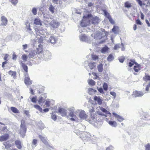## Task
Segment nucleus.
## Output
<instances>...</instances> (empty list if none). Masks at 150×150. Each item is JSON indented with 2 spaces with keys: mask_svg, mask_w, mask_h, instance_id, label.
Returning a JSON list of instances; mask_svg holds the SVG:
<instances>
[{
  "mask_svg": "<svg viewBox=\"0 0 150 150\" xmlns=\"http://www.w3.org/2000/svg\"><path fill=\"white\" fill-rule=\"evenodd\" d=\"M34 41L35 42V43L38 44V47L36 48V50H32L29 53L28 55V57L29 58H33L34 57H35L38 54H41V52L42 51V45L40 43H39V42H36L34 40Z\"/></svg>",
  "mask_w": 150,
  "mask_h": 150,
  "instance_id": "1",
  "label": "nucleus"
},
{
  "mask_svg": "<svg viewBox=\"0 0 150 150\" xmlns=\"http://www.w3.org/2000/svg\"><path fill=\"white\" fill-rule=\"evenodd\" d=\"M87 17L85 16L83 17V18L81 22V25L82 27H86L89 25L90 23V20L91 19V15H88Z\"/></svg>",
  "mask_w": 150,
  "mask_h": 150,
  "instance_id": "2",
  "label": "nucleus"
},
{
  "mask_svg": "<svg viewBox=\"0 0 150 150\" xmlns=\"http://www.w3.org/2000/svg\"><path fill=\"white\" fill-rule=\"evenodd\" d=\"M41 58L46 61L50 60L51 59L52 54L48 50H45L44 51L43 53H41Z\"/></svg>",
  "mask_w": 150,
  "mask_h": 150,
  "instance_id": "3",
  "label": "nucleus"
},
{
  "mask_svg": "<svg viewBox=\"0 0 150 150\" xmlns=\"http://www.w3.org/2000/svg\"><path fill=\"white\" fill-rule=\"evenodd\" d=\"M26 131V129L25 125V122L23 120L21 121V123L20 129V134L21 136L23 137Z\"/></svg>",
  "mask_w": 150,
  "mask_h": 150,
  "instance_id": "4",
  "label": "nucleus"
},
{
  "mask_svg": "<svg viewBox=\"0 0 150 150\" xmlns=\"http://www.w3.org/2000/svg\"><path fill=\"white\" fill-rule=\"evenodd\" d=\"M79 37L81 41L87 42L89 43L91 42L90 37L85 35L81 34L79 36Z\"/></svg>",
  "mask_w": 150,
  "mask_h": 150,
  "instance_id": "5",
  "label": "nucleus"
},
{
  "mask_svg": "<svg viewBox=\"0 0 150 150\" xmlns=\"http://www.w3.org/2000/svg\"><path fill=\"white\" fill-rule=\"evenodd\" d=\"M79 111L78 112L77 114H79V117L81 119L85 120H87V115L86 114L85 112L83 110H78Z\"/></svg>",
  "mask_w": 150,
  "mask_h": 150,
  "instance_id": "6",
  "label": "nucleus"
},
{
  "mask_svg": "<svg viewBox=\"0 0 150 150\" xmlns=\"http://www.w3.org/2000/svg\"><path fill=\"white\" fill-rule=\"evenodd\" d=\"M105 30L104 29H103L102 32L99 30L96 31L94 34V38L96 40L100 39L102 37V35L104 34L103 32Z\"/></svg>",
  "mask_w": 150,
  "mask_h": 150,
  "instance_id": "7",
  "label": "nucleus"
},
{
  "mask_svg": "<svg viewBox=\"0 0 150 150\" xmlns=\"http://www.w3.org/2000/svg\"><path fill=\"white\" fill-rule=\"evenodd\" d=\"M54 103V101L51 99H47L45 100V105L43 106V108L50 107L52 108V106L53 105Z\"/></svg>",
  "mask_w": 150,
  "mask_h": 150,
  "instance_id": "8",
  "label": "nucleus"
},
{
  "mask_svg": "<svg viewBox=\"0 0 150 150\" xmlns=\"http://www.w3.org/2000/svg\"><path fill=\"white\" fill-rule=\"evenodd\" d=\"M97 116L96 114L94 113H91V116L90 117L89 119H87V120L89 121V122L91 124H93V122H96L97 121Z\"/></svg>",
  "mask_w": 150,
  "mask_h": 150,
  "instance_id": "9",
  "label": "nucleus"
},
{
  "mask_svg": "<svg viewBox=\"0 0 150 150\" xmlns=\"http://www.w3.org/2000/svg\"><path fill=\"white\" fill-rule=\"evenodd\" d=\"M50 25L51 29H54L57 28L59 25V23L55 21H52L50 22Z\"/></svg>",
  "mask_w": 150,
  "mask_h": 150,
  "instance_id": "10",
  "label": "nucleus"
},
{
  "mask_svg": "<svg viewBox=\"0 0 150 150\" xmlns=\"http://www.w3.org/2000/svg\"><path fill=\"white\" fill-rule=\"evenodd\" d=\"M57 38L56 36H51L48 40V42L50 43L54 44L57 42Z\"/></svg>",
  "mask_w": 150,
  "mask_h": 150,
  "instance_id": "11",
  "label": "nucleus"
},
{
  "mask_svg": "<svg viewBox=\"0 0 150 150\" xmlns=\"http://www.w3.org/2000/svg\"><path fill=\"white\" fill-rule=\"evenodd\" d=\"M47 97L46 94L41 95L39 97L38 100V103L40 105L42 103H43L45 101V99Z\"/></svg>",
  "mask_w": 150,
  "mask_h": 150,
  "instance_id": "12",
  "label": "nucleus"
},
{
  "mask_svg": "<svg viewBox=\"0 0 150 150\" xmlns=\"http://www.w3.org/2000/svg\"><path fill=\"white\" fill-rule=\"evenodd\" d=\"M78 114H75L74 112H69V116L70 118V119L72 121H76L78 119L76 115Z\"/></svg>",
  "mask_w": 150,
  "mask_h": 150,
  "instance_id": "13",
  "label": "nucleus"
},
{
  "mask_svg": "<svg viewBox=\"0 0 150 150\" xmlns=\"http://www.w3.org/2000/svg\"><path fill=\"white\" fill-rule=\"evenodd\" d=\"M26 75L27 76H26V75H25V79L24 82L26 85L28 86L32 83V81L30 80V78L28 76V74L26 73Z\"/></svg>",
  "mask_w": 150,
  "mask_h": 150,
  "instance_id": "14",
  "label": "nucleus"
},
{
  "mask_svg": "<svg viewBox=\"0 0 150 150\" xmlns=\"http://www.w3.org/2000/svg\"><path fill=\"white\" fill-rule=\"evenodd\" d=\"M15 144L17 148L21 149L22 148L23 144L22 142L19 140H17L15 141Z\"/></svg>",
  "mask_w": 150,
  "mask_h": 150,
  "instance_id": "15",
  "label": "nucleus"
},
{
  "mask_svg": "<svg viewBox=\"0 0 150 150\" xmlns=\"http://www.w3.org/2000/svg\"><path fill=\"white\" fill-rule=\"evenodd\" d=\"M144 94V93L140 91H135L133 93V95L135 97H141L143 96Z\"/></svg>",
  "mask_w": 150,
  "mask_h": 150,
  "instance_id": "16",
  "label": "nucleus"
},
{
  "mask_svg": "<svg viewBox=\"0 0 150 150\" xmlns=\"http://www.w3.org/2000/svg\"><path fill=\"white\" fill-rule=\"evenodd\" d=\"M91 23L93 24H97L100 21L99 18L97 16H95L92 18Z\"/></svg>",
  "mask_w": 150,
  "mask_h": 150,
  "instance_id": "17",
  "label": "nucleus"
},
{
  "mask_svg": "<svg viewBox=\"0 0 150 150\" xmlns=\"http://www.w3.org/2000/svg\"><path fill=\"white\" fill-rule=\"evenodd\" d=\"M120 47H121L122 50V51H124L125 50V48L124 47V45L122 43L121 44H116L114 47V49L115 50H116Z\"/></svg>",
  "mask_w": 150,
  "mask_h": 150,
  "instance_id": "18",
  "label": "nucleus"
},
{
  "mask_svg": "<svg viewBox=\"0 0 150 150\" xmlns=\"http://www.w3.org/2000/svg\"><path fill=\"white\" fill-rule=\"evenodd\" d=\"M1 25L4 26L6 25L8 22V20L4 16H2L1 18Z\"/></svg>",
  "mask_w": 150,
  "mask_h": 150,
  "instance_id": "19",
  "label": "nucleus"
},
{
  "mask_svg": "<svg viewBox=\"0 0 150 150\" xmlns=\"http://www.w3.org/2000/svg\"><path fill=\"white\" fill-rule=\"evenodd\" d=\"M38 137L42 142L44 144L46 145H47L48 144L47 139L45 136L42 135H39Z\"/></svg>",
  "mask_w": 150,
  "mask_h": 150,
  "instance_id": "20",
  "label": "nucleus"
},
{
  "mask_svg": "<svg viewBox=\"0 0 150 150\" xmlns=\"http://www.w3.org/2000/svg\"><path fill=\"white\" fill-rule=\"evenodd\" d=\"M94 99L97 102L98 104V105H100L102 104L103 100L100 97H98L96 96L94 97Z\"/></svg>",
  "mask_w": 150,
  "mask_h": 150,
  "instance_id": "21",
  "label": "nucleus"
},
{
  "mask_svg": "<svg viewBox=\"0 0 150 150\" xmlns=\"http://www.w3.org/2000/svg\"><path fill=\"white\" fill-rule=\"evenodd\" d=\"M58 112L60 113L62 116H65L67 114L66 110L63 108H59L58 110Z\"/></svg>",
  "mask_w": 150,
  "mask_h": 150,
  "instance_id": "22",
  "label": "nucleus"
},
{
  "mask_svg": "<svg viewBox=\"0 0 150 150\" xmlns=\"http://www.w3.org/2000/svg\"><path fill=\"white\" fill-rule=\"evenodd\" d=\"M8 74L13 79H15L16 78V71L10 70L8 71Z\"/></svg>",
  "mask_w": 150,
  "mask_h": 150,
  "instance_id": "23",
  "label": "nucleus"
},
{
  "mask_svg": "<svg viewBox=\"0 0 150 150\" xmlns=\"http://www.w3.org/2000/svg\"><path fill=\"white\" fill-rule=\"evenodd\" d=\"M112 114L119 121L121 122L124 120V119L121 116L117 115L116 113L113 112Z\"/></svg>",
  "mask_w": 150,
  "mask_h": 150,
  "instance_id": "24",
  "label": "nucleus"
},
{
  "mask_svg": "<svg viewBox=\"0 0 150 150\" xmlns=\"http://www.w3.org/2000/svg\"><path fill=\"white\" fill-rule=\"evenodd\" d=\"M8 138L9 135L7 134H6L0 137V140L1 141H5L7 140Z\"/></svg>",
  "mask_w": 150,
  "mask_h": 150,
  "instance_id": "25",
  "label": "nucleus"
},
{
  "mask_svg": "<svg viewBox=\"0 0 150 150\" xmlns=\"http://www.w3.org/2000/svg\"><path fill=\"white\" fill-rule=\"evenodd\" d=\"M35 31H36V33L38 35H44L45 31L44 30H41L38 29H35Z\"/></svg>",
  "mask_w": 150,
  "mask_h": 150,
  "instance_id": "26",
  "label": "nucleus"
},
{
  "mask_svg": "<svg viewBox=\"0 0 150 150\" xmlns=\"http://www.w3.org/2000/svg\"><path fill=\"white\" fill-rule=\"evenodd\" d=\"M34 23L37 25H42L41 21L38 18H36L34 19Z\"/></svg>",
  "mask_w": 150,
  "mask_h": 150,
  "instance_id": "27",
  "label": "nucleus"
},
{
  "mask_svg": "<svg viewBox=\"0 0 150 150\" xmlns=\"http://www.w3.org/2000/svg\"><path fill=\"white\" fill-rule=\"evenodd\" d=\"M96 66V63L93 62L89 63L88 65V66L89 67L90 70L93 69V68Z\"/></svg>",
  "mask_w": 150,
  "mask_h": 150,
  "instance_id": "28",
  "label": "nucleus"
},
{
  "mask_svg": "<svg viewBox=\"0 0 150 150\" xmlns=\"http://www.w3.org/2000/svg\"><path fill=\"white\" fill-rule=\"evenodd\" d=\"M112 31L115 34H118L119 32V28L117 26H114L113 28L112 29Z\"/></svg>",
  "mask_w": 150,
  "mask_h": 150,
  "instance_id": "29",
  "label": "nucleus"
},
{
  "mask_svg": "<svg viewBox=\"0 0 150 150\" xmlns=\"http://www.w3.org/2000/svg\"><path fill=\"white\" fill-rule=\"evenodd\" d=\"M90 135L89 133L85 132L82 134V139L83 140L85 139L86 138H87L89 137Z\"/></svg>",
  "mask_w": 150,
  "mask_h": 150,
  "instance_id": "30",
  "label": "nucleus"
},
{
  "mask_svg": "<svg viewBox=\"0 0 150 150\" xmlns=\"http://www.w3.org/2000/svg\"><path fill=\"white\" fill-rule=\"evenodd\" d=\"M20 64L21 65L23 69L27 73L28 72V68L27 66L24 64L23 62L21 61L20 63Z\"/></svg>",
  "mask_w": 150,
  "mask_h": 150,
  "instance_id": "31",
  "label": "nucleus"
},
{
  "mask_svg": "<svg viewBox=\"0 0 150 150\" xmlns=\"http://www.w3.org/2000/svg\"><path fill=\"white\" fill-rule=\"evenodd\" d=\"M103 64H102L100 63L97 66L98 70L99 72H101L103 71Z\"/></svg>",
  "mask_w": 150,
  "mask_h": 150,
  "instance_id": "32",
  "label": "nucleus"
},
{
  "mask_svg": "<svg viewBox=\"0 0 150 150\" xmlns=\"http://www.w3.org/2000/svg\"><path fill=\"white\" fill-rule=\"evenodd\" d=\"M69 110L70 112H74L75 114H77L78 112L79 111L78 110H75V108L74 107H71L69 108Z\"/></svg>",
  "mask_w": 150,
  "mask_h": 150,
  "instance_id": "33",
  "label": "nucleus"
},
{
  "mask_svg": "<svg viewBox=\"0 0 150 150\" xmlns=\"http://www.w3.org/2000/svg\"><path fill=\"white\" fill-rule=\"evenodd\" d=\"M6 149H8L11 146V144L9 142H5L3 144Z\"/></svg>",
  "mask_w": 150,
  "mask_h": 150,
  "instance_id": "34",
  "label": "nucleus"
},
{
  "mask_svg": "<svg viewBox=\"0 0 150 150\" xmlns=\"http://www.w3.org/2000/svg\"><path fill=\"white\" fill-rule=\"evenodd\" d=\"M108 49V48L107 46H105L102 48L101 50V52L103 54H105L107 52Z\"/></svg>",
  "mask_w": 150,
  "mask_h": 150,
  "instance_id": "35",
  "label": "nucleus"
},
{
  "mask_svg": "<svg viewBox=\"0 0 150 150\" xmlns=\"http://www.w3.org/2000/svg\"><path fill=\"white\" fill-rule=\"evenodd\" d=\"M109 124L113 127H116L117 126V123L115 121H109L108 122Z\"/></svg>",
  "mask_w": 150,
  "mask_h": 150,
  "instance_id": "36",
  "label": "nucleus"
},
{
  "mask_svg": "<svg viewBox=\"0 0 150 150\" xmlns=\"http://www.w3.org/2000/svg\"><path fill=\"white\" fill-rule=\"evenodd\" d=\"M11 110L14 113H18L19 112V111L15 107H11Z\"/></svg>",
  "mask_w": 150,
  "mask_h": 150,
  "instance_id": "37",
  "label": "nucleus"
},
{
  "mask_svg": "<svg viewBox=\"0 0 150 150\" xmlns=\"http://www.w3.org/2000/svg\"><path fill=\"white\" fill-rule=\"evenodd\" d=\"M88 84L91 86H94L95 85V82L94 81L91 79H89L88 80Z\"/></svg>",
  "mask_w": 150,
  "mask_h": 150,
  "instance_id": "38",
  "label": "nucleus"
},
{
  "mask_svg": "<svg viewBox=\"0 0 150 150\" xmlns=\"http://www.w3.org/2000/svg\"><path fill=\"white\" fill-rule=\"evenodd\" d=\"M100 110L103 112H104L106 114L110 115V113L108 111H107L105 108L101 107L100 108Z\"/></svg>",
  "mask_w": 150,
  "mask_h": 150,
  "instance_id": "39",
  "label": "nucleus"
},
{
  "mask_svg": "<svg viewBox=\"0 0 150 150\" xmlns=\"http://www.w3.org/2000/svg\"><path fill=\"white\" fill-rule=\"evenodd\" d=\"M96 90L92 88H89L88 90V93L90 95L92 94L93 93H96Z\"/></svg>",
  "mask_w": 150,
  "mask_h": 150,
  "instance_id": "40",
  "label": "nucleus"
},
{
  "mask_svg": "<svg viewBox=\"0 0 150 150\" xmlns=\"http://www.w3.org/2000/svg\"><path fill=\"white\" fill-rule=\"evenodd\" d=\"M137 64V63L135 62L134 60L131 59L130 62H129V67H132L133 65L134 64Z\"/></svg>",
  "mask_w": 150,
  "mask_h": 150,
  "instance_id": "41",
  "label": "nucleus"
},
{
  "mask_svg": "<svg viewBox=\"0 0 150 150\" xmlns=\"http://www.w3.org/2000/svg\"><path fill=\"white\" fill-rule=\"evenodd\" d=\"M37 140L36 139H33L32 142V148H35L37 146Z\"/></svg>",
  "mask_w": 150,
  "mask_h": 150,
  "instance_id": "42",
  "label": "nucleus"
},
{
  "mask_svg": "<svg viewBox=\"0 0 150 150\" xmlns=\"http://www.w3.org/2000/svg\"><path fill=\"white\" fill-rule=\"evenodd\" d=\"M139 65L138 64L137 65L134 67V69L135 72H138L139 70L141 69Z\"/></svg>",
  "mask_w": 150,
  "mask_h": 150,
  "instance_id": "43",
  "label": "nucleus"
},
{
  "mask_svg": "<svg viewBox=\"0 0 150 150\" xmlns=\"http://www.w3.org/2000/svg\"><path fill=\"white\" fill-rule=\"evenodd\" d=\"M103 88L104 90L105 91H106L108 90V85L107 84V83L105 82L103 84Z\"/></svg>",
  "mask_w": 150,
  "mask_h": 150,
  "instance_id": "44",
  "label": "nucleus"
},
{
  "mask_svg": "<svg viewBox=\"0 0 150 150\" xmlns=\"http://www.w3.org/2000/svg\"><path fill=\"white\" fill-rule=\"evenodd\" d=\"M114 59L113 56L112 54H110L107 57V60L109 62L112 61Z\"/></svg>",
  "mask_w": 150,
  "mask_h": 150,
  "instance_id": "45",
  "label": "nucleus"
},
{
  "mask_svg": "<svg viewBox=\"0 0 150 150\" xmlns=\"http://www.w3.org/2000/svg\"><path fill=\"white\" fill-rule=\"evenodd\" d=\"M34 107L36 109L38 110L40 112H42V109L40 106L38 105H34Z\"/></svg>",
  "mask_w": 150,
  "mask_h": 150,
  "instance_id": "46",
  "label": "nucleus"
},
{
  "mask_svg": "<svg viewBox=\"0 0 150 150\" xmlns=\"http://www.w3.org/2000/svg\"><path fill=\"white\" fill-rule=\"evenodd\" d=\"M91 57L92 60L94 61H96L98 59V56L95 54H92Z\"/></svg>",
  "mask_w": 150,
  "mask_h": 150,
  "instance_id": "47",
  "label": "nucleus"
},
{
  "mask_svg": "<svg viewBox=\"0 0 150 150\" xmlns=\"http://www.w3.org/2000/svg\"><path fill=\"white\" fill-rule=\"evenodd\" d=\"M51 118L54 121H55L57 120V116L54 112H52V113L51 115Z\"/></svg>",
  "mask_w": 150,
  "mask_h": 150,
  "instance_id": "48",
  "label": "nucleus"
},
{
  "mask_svg": "<svg viewBox=\"0 0 150 150\" xmlns=\"http://www.w3.org/2000/svg\"><path fill=\"white\" fill-rule=\"evenodd\" d=\"M125 7L128 8L131 7L132 5L130 3L127 2L125 3Z\"/></svg>",
  "mask_w": 150,
  "mask_h": 150,
  "instance_id": "49",
  "label": "nucleus"
},
{
  "mask_svg": "<svg viewBox=\"0 0 150 150\" xmlns=\"http://www.w3.org/2000/svg\"><path fill=\"white\" fill-rule=\"evenodd\" d=\"M28 58L27 56L25 54H23L21 56V58L24 61V62H25L27 61Z\"/></svg>",
  "mask_w": 150,
  "mask_h": 150,
  "instance_id": "50",
  "label": "nucleus"
},
{
  "mask_svg": "<svg viewBox=\"0 0 150 150\" xmlns=\"http://www.w3.org/2000/svg\"><path fill=\"white\" fill-rule=\"evenodd\" d=\"M11 4L14 5H16L18 2V0H9Z\"/></svg>",
  "mask_w": 150,
  "mask_h": 150,
  "instance_id": "51",
  "label": "nucleus"
},
{
  "mask_svg": "<svg viewBox=\"0 0 150 150\" xmlns=\"http://www.w3.org/2000/svg\"><path fill=\"white\" fill-rule=\"evenodd\" d=\"M103 12L105 16L108 18L111 17L109 13H108L106 11L104 10Z\"/></svg>",
  "mask_w": 150,
  "mask_h": 150,
  "instance_id": "52",
  "label": "nucleus"
},
{
  "mask_svg": "<svg viewBox=\"0 0 150 150\" xmlns=\"http://www.w3.org/2000/svg\"><path fill=\"white\" fill-rule=\"evenodd\" d=\"M54 8L52 5H50L49 7V10L52 13H54Z\"/></svg>",
  "mask_w": 150,
  "mask_h": 150,
  "instance_id": "53",
  "label": "nucleus"
},
{
  "mask_svg": "<svg viewBox=\"0 0 150 150\" xmlns=\"http://www.w3.org/2000/svg\"><path fill=\"white\" fill-rule=\"evenodd\" d=\"M7 129L6 127H4L2 129L0 130V133L4 134V133L6 132Z\"/></svg>",
  "mask_w": 150,
  "mask_h": 150,
  "instance_id": "54",
  "label": "nucleus"
},
{
  "mask_svg": "<svg viewBox=\"0 0 150 150\" xmlns=\"http://www.w3.org/2000/svg\"><path fill=\"white\" fill-rule=\"evenodd\" d=\"M32 12L34 15H35L37 13V9L35 8H33L32 9Z\"/></svg>",
  "mask_w": 150,
  "mask_h": 150,
  "instance_id": "55",
  "label": "nucleus"
},
{
  "mask_svg": "<svg viewBox=\"0 0 150 150\" xmlns=\"http://www.w3.org/2000/svg\"><path fill=\"white\" fill-rule=\"evenodd\" d=\"M144 80H147L150 81V76L148 74H145V76L143 77Z\"/></svg>",
  "mask_w": 150,
  "mask_h": 150,
  "instance_id": "56",
  "label": "nucleus"
},
{
  "mask_svg": "<svg viewBox=\"0 0 150 150\" xmlns=\"http://www.w3.org/2000/svg\"><path fill=\"white\" fill-rule=\"evenodd\" d=\"M29 98L31 99V101L34 103H36V97H33L32 98H31L30 97Z\"/></svg>",
  "mask_w": 150,
  "mask_h": 150,
  "instance_id": "57",
  "label": "nucleus"
},
{
  "mask_svg": "<svg viewBox=\"0 0 150 150\" xmlns=\"http://www.w3.org/2000/svg\"><path fill=\"white\" fill-rule=\"evenodd\" d=\"M97 89L100 93H104L102 88L101 87L99 88L98 87H97Z\"/></svg>",
  "mask_w": 150,
  "mask_h": 150,
  "instance_id": "58",
  "label": "nucleus"
},
{
  "mask_svg": "<svg viewBox=\"0 0 150 150\" xmlns=\"http://www.w3.org/2000/svg\"><path fill=\"white\" fill-rule=\"evenodd\" d=\"M150 87V83L149 84L146 85V87L145 88V93H147L149 91V89Z\"/></svg>",
  "mask_w": 150,
  "mask_h": 150,
  "instance_id": "59",
  "label": "nucleus"
},
{
  "mask_svg": "<svg viewBox=\"0 0 150 150\" xmlns=\"http://www.w3.org/2000/svg\"><path fill=\"white\" fill-rule=\"evenodd\" d=\"M110 93L111 95L113 96V98L114 99L115 98L116 96V94L115 92L111 91L110 92Z\"/></svg>",
  "mask_w": 150,
  "mask_h": 150,
  "instance_id": "60",
  "label": "nucleus"
},
{
  "mask_svg": "<svg viewBox=\"0 0 150 150\" xmlns=\"http://www.w3.org/2000/svg\"><path fill=\"white\" fill-rule=\"evenodd\" d=\"M12 38V36L11 35H8L6 38V40L7 41H8L11 40Z\"/></svg>",
  "mask_w": 150,
  "mask_h": 150,
  "instance_id": "61",
  "label": "nucleus"
},
{
  "mask_svg": "<svg viewBox=\"0 0 150 150\" xmlns=\"http://www.w3.org/2000/svg\"><path fill=\"white\" fill-rule=\"evenodd\" d=\"M38 126L41 129H43L45 127V125L44 124L42 123H40L38 125Z\"/></svg>",
  "mask_w": 150,
  "mask_h": 150,
  "instance_id": "62",
  "label": "nucleus"
},
{
  "mask_svg": "<svg viewBox=\"0 0 150 150\" xmlns=\"http://www.w3.org/2000/svg\"><path fill=\"white\" fill-rule=\"evenodd\" d=\"M125 59V58L124 57H120L119 59L120 62L121 63H123Z\"/></svg>",
  "mask_w": 150,
  "mask_h": 150,
  "instance_id": "63",
  "label": "nucleus"
},
{
  "mask_svg": "<svg viewBox=\"0 0 150 150\" xmlns=\"http://www.w3.org/2000/svg\"><path fill=\"white\" fill-rule=\"evenodd\" d=\"M146 150H150V145L148 144L145 146Z\"/></svg>",
  "mask_w": 150,
  "mask_h": 150,
  "instance_id": "64",
  "label": "nucleus"
}]
</instances>
